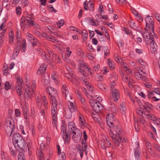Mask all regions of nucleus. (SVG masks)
<instances>
[{
	"label": "nucleus",
	"mask_w": 160,
	"mask_h": 160,
	"mask_svg": "<svg viewBox=\"0 0 160 160\" xmlns=\"http://www.w3.org/2000/svg\"><path fill=\"white\" fill-rule=\"evenodd\" d=\"M112 114H108L106 117V121L107 124L110 128L109 131L110 136L114 139V143L117 146H120V144L122 145V143L124 142L125 140L120 136L122 133L121 129L120 127L118 125H115L114 122L111 119L112 117Z\"/></svg>",
	"instance_id": "f257e3e1"
},
{
	"label": "nucleus",
	"mask_w": 160,
	"mask_h": 160,
	"mask_svg": "<svg viewBox=\"0 0 160 160\" xmlns=\"http://www.w3.org/2000/svg\"><path fill=\"white\" fill-rule=\"evenodd\" d=\"M12 143L14 148L18 152H25L27 151L28 145H27L25 139L20 134L17 133L13 136Z\"/></svg>",
	"instance_id": "f03ea898"
},
{
	"label": "nucleus",
	"mask_w": 160,
	"mask_h": 160,
	"mask_svg": "<svg viewBox=\"0 0 160 160\" xmlns=\"http://www.w3.org/2000/svg\"><path fill=\"white\" fill-rule=\"evenodd\" d=\"M36 83L34 81L32 82L30 85H26L24 92V94L27 99H31L35 93Z\"/></svg>",
	"instance_id": "7ed1b4c3"
},
{
	"label": "nucleus",
	"mask_w": 160,
	"mask_h": 160,
	"mask_svg": "<svg viewBox=\"0 0 160 160\" xmlns=\"http://www.w3.org/2000/svg\"><path fill=\"white\" fill-rule=\"evenodd\" d=\"M146 21V27L145 29L146 28L149 29L150 30H151L152 32L154 34V23L153 21V18H152L150 17L149 16H148L145 19Z\"/></svg>",
	"instance_id": "20e7f679"
},
{
	"label": "nucleus",
	"mask_w": 160,
	"mask_h": 160,
	"mask_svg": "<svg viewBox=\"0 0 160 160\" xmlns=\"http://www.w3.org/2000/svg\"><path fill=\"white\" fill-rule=\"evenodd\" d=\"M37 106L38 108L43 107L44 108H47L48 102H46V98L45 96H38L36 100Z\"/></svg>",
	"instance_id": "39448f33"
},
{
	"label": "nucleus",
	"mask_w": 160,
	"mask_h": 160,
	"mask_svg": "<svg viewBox=\"0 0 160 160\" xmlns=\"http://www.w3.org/2000/svg\"><path fill=\"white\" fill-rule=\"evenodd\" d=\"M147 32H146L142 34L144 41L147 45H148L150 42L154 38L151 32L152 31L150 30L149 29H147Z\"/></svg>",
	"instance_id": "423d86ee"
},
{
	"label": "nucleus",
	"mask_w": 160,
	"mask_h": 160,
	"mask_svg": "<svg viewBox=\"0 0 160 160\" xmlns=\"http://www.w3.org/2000/svg\"><path fill=\"white\" fill-rule=\"evenodd\" d=\"M31 18H32L31 16L30 17L23 16L21 18L20 25L21 28L22 30L25 29L26 26H27V28H28L29 25L28 24L29 23H30Z\"/></svg>",
	"instance_id": "0eeeda50"
},
{
	"label": "nucleus",
	"mask_w": 160,
	"mask_h": 160,
	"mask_svg": "<svg viewBox=\"0 0 160 160\" xmlns=\"http://www.w3.org/2000/svg\"><path fill=\"white\" fill-rule=\"evenodd\" d=\"M17 84L16 85V89L17 91L18 95L21 96L22 94V84L23 82L22 78L20 77H18L17 78Z\"/></svg>",
	"instance_id": "6e6552de"
},
{
	"label": "nucleus",
	"mask_w": 160,
	"mask_h": 160,
	"mask_svg": "<svg viewBox=\"0 0 160 160\" xmlns=\"http://www.w3.org/2000/svg\"><path fill=\"white\" fill-rule=\"evenodd\" d=\"M72 134L73 135L72 136V138L73 140L77 143L79 142L81 139L82 136V132L79 129H76L75 131L71 132Z\"/></svg>",
	"instance_id": "1a4fd4ad"
},
{
	"label": "nucleus",
	"mask_w": 160,
	"mask_h": 160,
	"mask_svg": "<svg viewBox=\"0 0 160 160\" xmlns=\"http://www.w3.org/2000/svg\"><path fill=\"white\" fill-rule=\"evenodd\" d=\"M91 106L93 111L97 113L100 112L103 108L102 104L99 102H97L96 100H94L93 103L91 104Z\"/></svg>",
	"instance_id": "9d476101"
},
{
	"label": "nucleus",
	"mask_w": 160,
	"mask_h": 160,
	"mask_svg": "<svg viewBox=\"0 0 160 160\" xmlns=\"http://www.w3.org/2000/svg\"><path fill=\"white\" fill-rule=\"evenodd\" d=\"M112 98L114 101L117 102L120 98V94L119 90L116 89L111 90Z\"/></svg>",
	"instance_id": "9b49d317"
},
{
	"label": "nucleus",
	"mask_w": 160,
	"mask_h": 160,
	"mask_svg": "<svg viewBox=\"0 0 160 160\" xmlns=\"http://www.w3.org/2000/svg\"><path fill=\"white\" fill-rule=\"evenodd\" d=\"M87 1H85L84 2V9L85 10H89L90 11H93L94 7V4L93 3L91 2V0L87 2Z\"/></svg>",
	"instance_id": "f8f14e48"
},
{
	"label": "nucleus",
	"mask_w": 160,
	"mask_h": 160,
	"mask_svg": "<svg viewBox=\"0 0 160 160\" xmlns=\"http://www.w3.org/2000/svg\"><path fill=\"white\" fill-rule=\"evenodd\" d=\"M88 90L89 91L88 92H85L86 95L87 96L88 98H89V97H90L93 99H95L97 97V95H95V91L94 88L91 87V88L88 89Z\"/></svg>",
	"instance_id": "ddd939ff"
},
{
	"label": "nucleus",
	"mask_w": 160,
	"mask_h": 160,
	"mask_svg": "<svg viewBox=\"0 0 160 160\" xmlns=\"http://www.w3.org/2000/svg\"><path fill=\"white\" fill-rule=\"evenodd\" d=\"M47 92L50 96L51 98L56 97L57 96V91L54 88L50 87L47 88Z\"/></svg>",
	"instance_id": "4468645a"
},
{
	"label": "nucleus",
	"mask_w": 160,
	"mask_h": 160,
	"mask_svg": "<svg viewBox=\"0 0 160 160\" xmlns=\"http://www.w3.org/2000/svg\"><path fill=\"white\" fill-rule=\"evenodd\" d=\"M14 128L15 126H5L6 132L8 136L10 137L12 133L14 130Z\"/></svg>",
	"instance_id": "2eb2a0df"
},
{
	"label": "nucleus",
	"mask_w": 160,
	"mask_h": 160,
	"mask_svg": "<svg viewBox=\"0 0 160 160\" xmlns=\"http://www.w3.org/2000/svg\"><path fill=\"white\" fill-rule=\"evenodd\" d=\"M108 110L113 113H116L118 111L116 106L111 102H109V106L108 107Z\"/></svg>",
	"instance_id": "dca6fc26"
},
{
	"label": "nucleus",
	"mask_w": 160,
	"mask_h": 160,
	"mask_svg": "<svg viewBox=\"0 0 160 160\" xmlns=\"http://www.w3.org/2000/svg\"><path fill=\"white\" fill-rule=\"evenodd\" d=\"M42 35L43 37L49 41H51L53 42H58L57 39L56 38L53 37H51V36L47 34L46 33H42Z\"/></svg>",
	"instance_id": "f3484780"
},
{
	"label": "nucleus",
	"mask_w": 160,
	"mask_h": 160,
	"mask_svg": "<svg viewBox=\"0 0 160 160\" xmlns=\"http://www.w3.org/2000/svg\"><path fill=\"white\" fill-rule=\"evenodd\" d=\"M75 125L74 122L73 121L69 122L68 124V131L71 132L75 131V129H78L76 127Z\"/></svg>",
	"instance_id": "a211bd4d"
},
{
	"label": "nucleus",
	"mask_w": 160,
	"mask_h": 160,
	"mask_svg": "<svg viewBox=\"0 0 160 160\" xmlns=\"http://www.w3.org/2000/svg\"><path fill=\"white\" fill-rule=\"evenodd\" d=\"M134 153L135 160H141V152L138 147H136L134 149Z\"/></svg>",
	"instance_id": "6ab92c4d"
},
{
	"label": "nucleus",
	"mask_w": 160,
	"mask_h": 160,
	"mask_svg": "<svg viewBox=\"0 0 160 160\" xmlns=\"http://www.w3.org/2000/svg\"><path fill=\"white\" fill-rule=\"evenodd\" d=\"M15 126L13 120L11 117H7L5 120V126Z\"/></svg>",
	"instance_id": "aec40b11"
},
{
	"label": "nucleus",
	"mask_w": 160,
	"mask_h": 160,
	"mask_svg": "<svg viewBox=\"0 0 160 160\" xmlns=\"http://www.w3.org/2000/svg\"><path fill=\"white\" fill-rule=\"evenodd\" d=\"M22 52H25L26 47V40L25 39L23 38L22 41ZM17 45L18 47H17V48L18 49L21 48L22 45L21 42H19L18 43H17Z\"/></svg>",
	"instance_id": "412c9836"
},
{
	"label": "nucleus",
	"mask_w": 160,
	"mask_h": 160,
	"mask_svg": "<svg viewBox=\"0 0 160 160\" xmlns=\"http://www.w3.org/2000/svg\"><path fill=\"white\" fill-rule=\"evenodd\" d=\"M79 124L82 127L86 126L87 123L85 121L84 117L80 113L79 115Z\"/></svg>",
	"instance_id": "4be33fe9"
},
{
	"label": "nucleus",
	"mask_w": 160,
	"mask_h": 160,
	"mask_svg": "<svg viewBox=\"0 0 160 160\" xmlns=\"http://www.w3.org/2000/svg\"><path fill=\"white\" fill-rule=\"evenodd\" d=\"M151 45V49L152 54H155L156 52L157 45L155 42L153 40L150 42L148 45Z\"/></svg>",
	"instance_id": "5701e85b"
},
{
	"label": "nucleus",
	"mask_w": 160,
	"mask_h": 160,
	"mask_svg": "<svg viewBox=\"0 0 160 160\" xmlns=\"http://www.w3.org/2000/svg\"><path fill=\"white\" fill-rule=\"evenodd\" d=\"M72 134V132L67 131V133H64L63 135H62V138L64 140L65 143H67L70 140L69 136Z\"/></svg>",
	"instance_id": "b1692460"
},
{
	"label": "nucleus",
	"mask_w": 160,
	"mask_h": 160,
	"mask_svg": "<svg viewBox=\"0 0 160 160\" xmlns=\"http://www.w3.org/2000/svg\"><path fill=\"white\" fill-rule=\"evenodd\" d=\"M135 69L137 71L138 73L140 76V78H142L141 76L144 77V76L146 75L145 72L143 71L142 68L136 67H135Z\"/></svg>",
	"instance_id": "393cba45"
},
{
	"label": "nucleus",
	"mask_w": 160,
	"mask_h": 160,
	"mask_svg": "<svg viewBox=\"0 0 160 160\" xmlns=\"http://www.w3.org/2000/svg\"><path fill=\"white\" fill-rule=\"evenodd\" d=\"M55 105L54 104L53 106L51 107V113L52 116V117L55 118L56 117H57V106H55Z\"/></svg>",
	"instance_id": "a878e982"
},
{
	"label": "nucleus",
	"mask_w": 160,
	"mask_h": 160,
	"mask_svg": "<svg viewBox=\"0 0 160 160\" xmlns=\"http://www.w3.org/2000/svg\"><path fill=\"white\" fill-rule=\"evenodd\" d=\"M62 95L63 96L64 95L65 98H66L69 91L68 88L65 84H63L62 86Z\"/></svg>",
	"instance_id": "bb28decb"
},
{
	"label": "nucleus",
	"mask_w": 160,
	"mask_h": 160,
	"mask_svg": "<svg viewBox=\"0 0 160 160\" xmlns=\"http://www.w3.org/2000/svg\"><path fill=\"white\" fill-rule=\"evenodd\" d=\"M119 108L122 113L124 114L126 111V103L124 102H122L120 104Z\"/></svg>",
	"instance_id": "cd10ccee"
},
{
	"label": "nucleus",
	"mask_w": 160,
	"mask_h": 160,
	"mask_svg": "<svg viewBox=\"0 0 160 160\" xmlns=\"http://www.w3.org/2000/svg\"><path fill=\"white\" fill-rule=\"evenodd\" d=\"M69 110L72 113L76 112L77 110V107L75 105H74L73 103L72 102H70V105L69 106Z\"/></svg>",
	"instance_id": "c85d7f7f"
},
{
	"label": "nucleus",
	"mask_w": 160,
	"mask_h": 160,
	"mask_svg": "<svg viewBox=\"0 0 160 160\" xmlns=\"http://www.w3.org/2000/svg\"><path fill=\"white\" fill-rule=\"evenodd\" d=\"M38 51V53L40 55L44 60L46 59L48 60V58L47 57L46 52L44 51L40 48L39 49Z\"/></svg>",
	"instance_id": "c756f323"
},
{
	"label": "nucleus",
	"mask_w": 160,
	"mask_h": 160,
	"mask_svg": "<svg viewBox=\"0 0 160 160\" xmlns=\"http://www.w3.org/2000/svg\"><path fill=\"white\" fill-rule=\"evenodd\" d=\"M52 60L57 63H62V61L60 58L56 54H55L52 57Z\"/></svg>",
	"instance_id": "7c9ffc66"
},
{
	"label": "nucleus",
	"mask_w": 160,
	"mask_h": 160,
	"mask_svg": "<svg viewBox=\"0 0 160 160\" xmlns=\"http://www.w3.org/2000/svg\"><path fill=\"white\" fill-rule=\"evenodd\" d=\"M143 108L145 110H147L148 108H149L151 110L153 109V106L150 103L148 102H145L143 105Z\"/></svg>",
	"instance_id": "2f4dec72"
},
{
	"label": "nucleus",
	"mask_w": 160,
	"mask_h": 160,
	"mask_svg": "<svg viewBox=\"0 0 160 160\" xmlns=\"http://www.w3.org/2000/svg\"><path fill=\"white\" fill-rule=\"evenodd\" d=\"M32 19V18H31V21H30V23H28V28H30L32 26H33L34 28H38L39 26L38 25L37 23L35 22Z\"/></svg>",
	"instance_id": "473e14b6"
},
{
	"label": "nucleus",
	"mask_w": 160,
	"mask_h": 160,
	"mask_svg": "<svg viewBox=\"0 0 160 160\" xmlns=\"http://www.w3.org/2000/svg\"><path fill=\"white\" fill-rule=\"evenodd\" d=\"M9 152L10 154L13 157H15L17 155V152L16 151L14 148L12 147H9Z\"/></svg>",
	"instance_id": "72a5a7b5"
},
{
	"label": "nucleus",
	"mask_w": 160,
	"mask_h": 160,
	"mask_svg": "<svg viewBox=\"0 0 160 160\" xmlns=\"http://www.w3.org/2000/svg\"><path fill=\"white\" fill-rule=\"evenodd\" d=\"M18 156V160H25V157L24 154L25 152H19Z\"/></svg>",
	"instance_id": "f704fd0d"
},
{
	"label": "nucleus",
	"mask_w": 160,
	"mask_h": 160,
	"mask_svg": "<svg viewBox=\"0 0 160 160\" xmlns=\"http://www.w3.org/2000/svg\"><path fill=\"white\" fill-rule=\"evenodd\" d=\"M98 88L102 91H105L106 90V86L105 84L101 82H98Z\"/></svg>",
	"instance_id": "c9c22d12"
},
{
	"label": "nucleus",
	"mask_w": 160,
	"mask_h": 160,
	"mask_svg": "<svg viewBox=\"0 0 160 160\" xmlns=\"http://www.w3.org/2000/svg\"><path fill=\"white\" fill-rule=\"evenodd\" d=\"M65 116L67 118H70L72 116V112L68 110L67 111L65 110Z\"/></svg>",
	"instance_id": "e433bc0d"
},
{
	"label": "nucleus",
	"mask_w": 160,
	"mask_h": 160,
	"mask_svg": "<svg viewBox=\"0 0 160 160\" xmlns=\"http://www.w3.org/2000/svg\"><path fill=\"white\" fill-rule=\"evenodd\" d=\"M51 78L52 79H53L55 82L57 81V78H58V76L57 74V73L55 72H53L52 74Z\"/></svg>",
	"instance_id": "4c0bfd02"
},
{
	"label": "nucleus",
	"mask_w": 160,
	"mask_h": 160,
	"mask_svg": "<svg viewBox=\"0 0 160 160\" xmlns=\"http://www.w3.org/2000/svg\"><path fill=\"white\" fill-rule=\"evenodd\" d=\"M82 34L83 38L87 39L88 36V34L87 31L85 30H83L82 32Z\"/></svg>",
	"instance_id": "58836bf2"
},
{
	"label": "nucleus",
	"mask_w": 160,
	"mask_h": 160,
	"mask_svg": "<svg viewBox=\"0 0 160 160\" xmlns=\"http://www.w3.org/2000/svg\"><path fill=\"white\" fill-rule=\"evenodd\" d=\"M26 35L28 38V39L30 41V42H32L33 39H34L35 38L34 36L31 34L27 32L26 34Z\"/></svg>",
	"instance_id": "ea45409f"
},
{
	"label": "nucleus",
	"mask_w": 160,
	"mask_h": 160,
	"mask_svg": "<svg viewBox=\"0 0 160 160\" xmlns=\"http://www.w3.org/2000/svg\"><path fill=\"white\" fill-rule=\"evenodd\" d=\"M144 116L145 117L148 119H151L152 120H153L155 118L154 116L153 115H151L149 114H144Z\"/></svg>",
	"instance_id": "a19ab883"
},
{
	"label": "nucleus",
	"mask_w": 160,
	"mask_h": 160,
	"mask_svg": "<svg viewBox=\"0 0 160 160\" xmlns=\"http://www.w3.org/2000/svg\"><path fill=\"white\" fill-rule=\"evenodd\" d=\"M64 23V21L63 19H61L57 22V27L58 28H60L62 26Z\"/></svg>",
	"instance_id": "79ce46f5"
},
{
	"label": "nucleus",
	"mask_w": 160,
	"mask_h": 160,
	"mask_svg": "<svg viewBox=\"0 0 160 160\" xmlns=\"http://www.w3.org/2000/svg\"><path fill=\"white\" fill-rule=\"evenodd\" d=\"M56 97H52V98H51V100L52 101V106H54V104L55 105V106H57L58 102Z\"/></svg>",
	"instance_id": "37998d69"
},
{
	"label": "nucleus",
	"mask_w": 160,
	"mask_h": 160,
	"mask_svg": "<svg viewBox=\"0 0 160 160\" xmlns=\"http://www.w3.org/2000/svg\"><path fill=\"white\" fill-rule=\"evenodd\" d=\"M134 126L137 132L139 131V128L138 127V120L135 118L134 119Z\"/></svg>",
	"instance_id": "c03bdc74"
},
{
	"label": "nucleus",
	"mask_w": 160,
	"mask_h": 160,
	"mask_svg": "<svg viewBox=\"0 0 160 160\" xmlns=\"http://www.w3.org/2000/svg\"><path fill=\"white\" fill-rule=\"evenodd\" d=\"M87 66L88 65H87L84 62H82L79 63L78 66V68L83 69V68H86Z\"/></svg>",
	"instance_id": "a18cd8bd"
},
{
	"label": "nucleus",
	"mask_w": 160,
	"mask_h": 160,
	"mask_svg": "<svg viewBox=\"0 0 160 160\" xmlns=\"http://www.w3.org/2000/svg\"><path fill=\"white\" fill-rule=\"evenodd\" d=\"M59 154V160H66V156L64 153L60 152Z\"/></svg>",
	"instance_id": "49530a36"
},
{
	"label": "nucleus",
	"mask_w": 160,
	"mask_h": 160,
	"mask_svg": "<svg viewBox=\"0 0 160 160\" xmlns=\"http://www.w3.org/2000/svg\"><path fill=\"white\" fill-rule=\"evenodd\" d=\"M14 35L13 32L12 31L11 33L9 34V42L10 43H12L13 40Z\"/></svg>",
	"instance_id": "de8ad7c7"
},
{
	"label": "nucleus",
	"mask_w": 160,
	"mask_h": 160,
	"mask_svg": "<svg viewBox=\"0 0 160 160\" xmlns=\"http://www.w3.org/2000/svg\"><path fill=\"white\" fill-rule=\"evenodd\" d=\"M137 62L142 66H144L146 65L145 62L142 58L137 59Z\"/></svg>",
	"instance_id": "09e8293b"
},
{
	"label": "nucleus",
	"mask_w": 160,
	"mask_h": 160,
	"mask_svg": "<svg viewBox=\"0 0 160 160\" xmlns=\"http://www.w3.org/2000/svg\"><path fill=\"white\" fill-rule=\"evenodd\" d=\"M83 83L86 86L88 89L92 87L91 84L85 79L83 80Z\"/></svg>",
	"instance_id": "8fccbe9b"
},
{
	"label": "nucleus",
	"mask_w": 160,
	"mask_h": 160,
	"mask_svg": "<svg viewBox=\"0 0 160 160\" xmlns=\"http://www.w3.org/2000/svg\"><path fill=\"white\" fill-rule=\"evenodd\" d=\"M108 64L110 69L112 70L114 69V65L112 63V61L110 60V59H108Z\"/></svg>",
	"instance_id": "3c124183"
},
{
	"label": "nucleus",
	"mask_w": 160,
	"mask_h": 160,
	"mask_svg": "<svg viewBox=\"0 0 160 160\" xmlns=\"http://www.w3.org/2000/svg\"><path fill=\"white\" fill-rule=\"evenodd\" d=\"M114 60L118 63L120 62V57L118 55L117 53L115 54L114 55Z\"/></svg>",
	"instance_id": "603ef678"
},
{
	"label": "nucleus",
	"mask_w": 160,
	"mask_h": 160,
	"mask_svg": "<svg viewBox=\"0 0 160 160\" xmlns=\"http://www.w3.org/2000/svg\"><path fill=\"white\" fill-rule=\"evenodd\" d=\"M11 88V85L8 82H6L4 84V88L5 89L8 90Z\"/></svg>",
	"instance_id": "864d4df0"
},
{
	"label": "nucleus",
	"mask_w": 160,
	"mask_h": 160,
	"mask_svg": "<svg viewBox=\"0 0 160 160\" xmlns=\"http://www.w3.org/2000/svg\"><path fill=\"white\" fill-rule=\"evenodd\" d=\"M78 149L80 154V157L82 158L83 155V152L84 151L83 148L82 147H78Z\"/></svg>",
	"instance_id": "5fc2aeb1"
},
{
	"label": "nucleus",
	"mask_w": 160,
	"mask_h": 160,
	"mask_svg": "<svg viewBox=\"0 0 160 160\" xmlns=\"http://www.w3.org/2000/svg\"><path fill=\"white\" fill-rule=\"evenodd\" d=\"M82 109L86 112L88 111V110L89 106L85 103L83 104V105L82 106Z\"/></svg>",
	"instance_id": "6e6d98bb"
},
{
	"label": "nucleus",
	"mask_w": 160,
	"mask_h": 160,
	"mask_svg": "<svg viewBox=\"0 0 160 160\" xmlns=\"http://www.w3.org/2000/svg\"><path fill=\"white\" fill-rule=\"evenodd\" d=\"M129 24L130 26L134 29H136L137 28V26L136 25V24L135 22H133L132 21L129 22Z\"/></svg>",
	"instance_id": "4d7b16f0"
},
{
	"label": "nucleus",
	"mask_w": 160,
	"mask_h": 160,
	"mask_svg": "<svg viewBox=\"0 0 160 160\" xmlns=\"http://www.w3.org/2000/svg\"><path fill=\"white\" fill-rule=\"evenodd\" d=\"M90 22L91 23V25L92 26H97L98 25V22L97 20L95 21L91 19L90 20Z\"/></svg>",
	"instance_id": "13d9d810"
},
{
	"label": "nucleus",
	"mask_w": 160,
	"mask_h": 160,
	"mask_svg": "<svg viewBox=\"0 0 160 160\" xmlns=\"http://www.w3.org/2000/svg\"><path fill=\"white\" fill-rule=\"evenodd\" d=\"M16 12L18 15H20L21 14V9L20 7L18 6L16 8Z\"/></svg>",
	"instance_id": "bf43d9fd"
},
{
	"label": "nucleus",
	"mask_w": 160,
	"mask_h": 160,
	"mask_svg": "<svg viewBox=\"0 0 160 160\" xmlns=\"http://www.w3.org/2000/svg\"><path fill=\"white\" fill-rule=\"evenodd\" d=\"M15 116L17 117H20L21 115V112L18 109H16L15 110Z\"/></svg>",
	"instance_id": "052dcab7"
},
{
	"label": "nucleus",
	"mask_w": 160,
	"mask_h": 160,
	"mask_svg": "<svg viewBox=\"0 0 160 160\" xmlns=\"http://www.w3.org/2000/svg\"><path fill=\"white\" fill-rule=\"evenodd\" d=\"M57 117H56L55 118H53V117H52V120L53 121L52 124L54 127H57Z\"/></svg>",
	"instance_id": "680f3d73"
},
{
	"label": "nucleus",
	"mask_w": 160,
	"mask_h": 160,
	"mask_svg": "<svg viewBox=\"0 0 160 160\" xmlns=\"http://www.w3.org/2000/svg\"><path fill=\"white\" fill-rule=\"evenodd\" d=\"M66 54H67V56L68 57H69L70 56L71 53H72V52L70 51V48L69 47H67L66 49Z\"/></svg>",
	"instance_id": "e2e57ef3"
},
{
	"label": "nucleus",
	"mask_w": 160,
	"mask_h": 160,
	"mask_svg": "<svg viewBox=\"0 0 160 160\" xmlns=\"http://www.w3.org/2000/svg\"><path fill=\"white\" fill-rule=\"evenodd\" d=\"M104 140L105 141V142L106 143H107L108 144H109L110 145H112L111 143L110 140L108 137H105Z\"/></svg>",
	"instance_id": "0e129e2a"
},
{
	"label": "nucleus",
	"mask_w": 160,
	"mask_h": 160,
	"mask_svg": "<svg viewBox=\"0 0 160 160\" xmlns=\"http://www.w3.org/2000/svg\"><path fill=\"white\" fill-rule=\"evenodd\" d=\"M153 147L156 151L160 152V146L155 143L153 144Z\"/></svg>",
	"instance_id": "69168bd1"
},
{
	"label": "nucleus",
	"mask_w": 160,
	"mask_h": 160,
	"mask_svg": "<svg viewBox=\"0 0 160 160\" xmlns=\"http://www.w3.org/2000/svg\"><path fill=\"white\" fill-rule=\"evenodd\" d=\"M1 156L2 160H6L7 156L3 151L1 152Z\"/></svg>",
	"instance_id": "338daca9"
},
{
	"label": "nucleus",
	"mask_w": 160,
	"mask_h": 160,
	"mask_svg": "<svg viewBox=\"0 0 160 160\" xmlns=\"http://www.w3.org/2000/svg\"><path fill=\"white\" fill-rule=\"evenodd\" d=\"M40 70H42V72H44L46 69V67L45 64H43L39 68Z\"/></svg>",
	"instance_id": "774afa93"
}]
</instances>
